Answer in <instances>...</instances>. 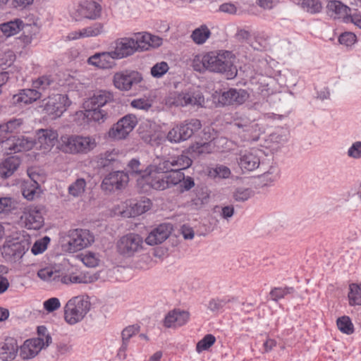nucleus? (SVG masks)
<instances>
[{
	"label": "nucleus",
	"instance_id": "nucleus-1",
	"mask_svg": "<svg viewBox=\"0 0 361 361\" xmlns=\"http://www.w3.org/2000/svg\"><path fill=\"white\" fill-rule=\"evenodd\" d=\"M37 334V338L26 340L20 347V356L23 359L27 360L35 357L43 348L51 343V336L45 326H38Z\"/></svg>",
	"mask_w": 361,
	"mask_h": 361
},
{
	"label": "nucleus",
	"instance_id": "nucleus-2",
	"mask_svg": "<svg viewBox=\"0 0 361 361\" xmlns=\"http://www.w3.org/2000/svg\"><path fill=\"white\" fill-rule=\"evenodd\" d=\"M90 305L88 298L84 296L71 298L64 307L65 321L71 325L80 322L90 311Z\"/></svg>",
	"mask_w": 361,
	"mask_h": 361
},
{
	"label": "nucleus",
	"instance_id": "nucleus-3",
	"mask_svg": "<svg viewBox=\"0 0 361 361\" xmlns=\"http://www.w3.org/2000/svg\"><path fill=\"white\" fill-rule=\"evenodd\" d=\"M61 141V149L66 153H87L97 146L95 139L92 137L64 135Z\"/></svg>",
	"mask_w": 361,
	"mask_h": 361
},
{
	"label": "nucleus",
	"instance_id": "nucleus-4",
	"mask_svg": "<svg viewBox=\"0 0 361 361\" xmlns=\"http://www.w3.org/2000/svg\"><path fill=\"white\" fill-rule=\"evenodd\" d=\"M37 276L41 280L46 282L61 281L64 284L87 283L91 281L89 278L82 274L61 276L59 270L54 269L52 267H45L39 269L37 271Z\"/></svg>",
	"mask_w": 361,
	"mask_h": 361
},
{
	"label": "nucleus",
	"instance_id": "nucleus-5",
	"mask_svg": "<svg viewBox=\"0 0 361 361\" xmlns=\"http://www.w3.org/2000/svg\"><path fill=\"white\" fill-rule=\"evenodd\" d=\"M233 68V55L230 51H220L217 54L209 53L207 69L211 72L229 73L232 76Z\"/></svg>",
	"mask_w": 361,
	"mask_h": 361
},
{
	"label": "nucleus",
	"instance_id": "nucleus-6",
	"mask_svg": "<svg viewBox=\"0 0 361 361\" xmlns=\"http://www.w3.org/2000/svg\"><path fill=\"white\" fill-rule=\"evenodd\" d=\"M200 128L201 123L197 119L185 121L184 123L175 126L169 130L166 138L171 142H180L189 139Z\"/></svg>",
	"mask_w": 361,
	"mask_h": 361
},
{
	"label": "nucleus",
	"instance_id": "nucleus-7",
	"mask_svg": "<svg viewBox=\"0 0 361 361\" xmlns=\"http://www.w3.org/2000/svg\"><path fill=\"white\" fill-rule=\"evenodd\" d=\"M143 248V239L138 234L129 233L120 238L117 243V250L126 257L133 256Z\"/></svg>",
	"mask_w": 361,
	"mask_h": 361
},
{
	"label": "nucleus",
	"instance_id": "nucleus-8",
	"mask_svg": "<svg viewBox=\"0 0 361 361\" xmlns=\"http://www.w3.org/2000/svg\"><path fill=\"white\" fill-rule=\"evenodd\" d=\"M20 223L27 229H40L44 225V218L41 209L35 205L23 207L20 216Z\"/></svg>",
	"mask_w": 361,
	"mask_h": 361
},
{
	"label": "nucleus",
	"instance_id": "nucleus-9",
	"mask_svg": "<svg viewBox=\"0 0 361 361\" xmlns=\"http://www.w3.org/2000/svg\"><path fill=\"white\" fill-rule=\"evenodd\" d=\"M102 6L95 0H81L79 1L72 16L76 20L82 19L95 20L101 15Z\"/></svg>",
	"mask_w": 361,
	"mask_h": 361
},
{
	"label": "nucleus",
	"instance_id": "nucleus-10",
	"mask_svg": "<svg viewBox=\"0 0 361 361\" xmlns=\"http://www.w3.org/2000/svg\"><path fill=\"white\" fill-rule=\"evenodd\" d=\"M137 123L136 116L133 114H128L111 127L109 135L115 140L124 139L134 129Z\"/></svg>",
	"mask_w": 361,
	"mask_h": 361
},
{
	"label": "nucleus",
	"instance_id": "nucleus-11",
	"mask_svg": "<svg viewBox=\"0 0 361 361\" xmlns=\"http://www.w3.org/2000/svg\"><path fill=\"white\" fill-rule=\"evenodd\" d=\"M68 250L75 252L90 245L94 237L90 231L83 229H74L69 231L68 235Z\"/></svg>",
	"mask_w": 361,
	"mask_h": 361
},
{
	"label": "nucleus",
	"instance_id": "nucleus-12",
	"mask_svg": "<svg viewBox=\"0 0 361 361\" xmlns=\"http://www.w3.org/2000/svg\"><path fill=\"white\" fill-rule=\"evenodd\" d=\"M142 78L141 74L134 71H124L116 73L113 82L114 86L122 91H128L133 85L139 83Z\"/></svg>",
	"mask_w": 361,
	"mask_h": 361
},
{
	"label": "nucleus",
	"instance_id": "nucleus-13",
	"mask_svg": "<svg viewBox=\"0 0 361 361\" xmlns=\"http://www.w3.org/2000/svg\"><path fill=\"white\" fill-rule=\"evenodd\" d=\"M71 101L66 94H56L49 97L44 106L46 113L54 118L60 117L70 106Z\"/></svg>",
	"mask_w": 361,
	"mask_h": 361
},
{
	"label": "nucleus",
	"instance_id": "nucleus-14",
	"mask_svg": "<svg viewBox=\"0 0 361 361\" xmlns=\"http://www.w3.org/2000/svg\"><path fill=\"white\" fill-rule=\"evenodd\" d=\"M58 133L53 129H39L36 132L35 147L44 153L49 152L58 139Z\"/></svg>",
	"mask_w": 361,
	"mask_h": 361
},
{
	"label": "nucleus",
	"instance_id": "nucleus-15",
	"mask_svg": "<svg viewBox=\"0 0 361 361\" xmlns=\"http://www.w3.org/2000/svg\"><path fill=\"white\" fill-rule=\"evenodd\" d=\"M128 176L123 171H117L108 174L103 180L101 188L106 192L122 189L128 182Z\"/></svg>",
	"mask_w": 361,
	"mask_h": 361
},
{
	"label": "nucleus",
	"instance_id": "nucleus-16",
	"mask_svg": "<svg viewBox=\"0 0 361 361\" xmlns=\"http://www.w3.org/2000/svg\"><path fill=\"white\" fill-rule=\"evenodd\" d=\"M25 245L18 238L7 240L1 248L3 257L8 261L15 262L25 254Z\"/></svg>",
	"mask_w": 361,
	"mask_h": 361
},
{
	"label": "nucleus",
	"instance_id": "nucleus-17",
	"mask_svg": "<svg viewBox=\"0 0 361 361\" xmlns=\"http://www.w3.org/2000/svg\"><path fill=\"white\" fill-rule=\"evenodd\" d=\"M135 43L136 42L134 41L133 37L118 39L115 42L113 56L116 59H121L133 55L137 51Z\"/></svg>",
	"mask_w": 361,
	"mask_h": 361
},
{
	"label": "nucleus",
	"instance_id": "nucleus-18",
	"mask_svg": "<svg viewBox=\"0 0 361 361\" xmlns=\"http://www.w3.org/2000/svg\"><path fill=\"white\" fill-rule=\"evenodd\" d=\"M172 231V224L169 223L161 224L149 233L145 238V242L149 245L161 244L169 237Z\"/></svg>",
	"mask_w": 361,
	"mask_h": 361
},
{
	"label": "nucleus",
	"instance_id": "nucleus-19",
	"mask_svg": "<svg viewBox=\"0 0 361 361\" xmlns=\"http://www.w3.org/2000/svg\"><path fill=\"white\" fill-rule=\"evenodd\" d=\"M249 97V94L245 90L230 89L224 92L219 97V102L222 105H240L243 104Z\"/></svg>",
	"mask_w": 361,
	"mask_h": 361
},
{
	"label": "nucleus",
	"instance_id": "nucleus-20",
	"mask_svg": "<svg viewBox=\"0 0 361 361\" xmlns=\"http://www.w3.org/2000/svg\"><path fill=\"white\" fill-rule=\"evenodd\" d=\"M142 179L153 189L164 190L169 188L166 174L150 170L147 168L142 173Z\"/></svg>",
	"mask_w": 361,
	"mask_h": 361
},
{
	"label": "nucleus",
	"instance_id": "nucleus-21",
	"mask_svg": "<svg viewBox=\"0 0 361 361\" xmlns=\"http://www.w3.org/2000/svg\"><path fill=\"white\" fill-rule=\"evenodd\" d=\"M136 42L135 46L137 51L148 50L150 47L156 48L162 44V39L158 36L149 33H135L133 36Z\"/></svg>",
	"mask_w": 361,
	"mask_h": 361
},
{
	"label": "nucleus",
	"instance_id": "nucleus-22",
	"mask_svg": "<svg viewBox=\"0 0 361 361\" xmlns=\"http://www.w3.org/2000/svg\"><path fill=\"white\" fill-rule=\"evenodd\" d=\"M189 319L190 313L188 311L175 309L167 313L163 324L166 328L176 329L185 325Z\"/></svg>",
	"mask_w": 361,
	"mask_h": 361
},
{
	"label": "nucleus",
	"instance_id": "nucleus-23",
	"mask_svg": "<svg viewBox=\"0 0 361 361\" xmlns=\"http://www.w3.org/2000/svg\"><path fill=\"white\" fill-rule=\"evenodd\" d=\"M172 103L177 106L187 105L202 106L204 98L200 93L180 92L173 97Z\"/></svg>",
	"mask_w": 361,
	"mask_h": 361
},
{
	"label": "nucleus",
	"instance_id": "nucleus-24",
	"mask_svg": "<svg viewBox=\"0 0 361 361\" xmlns=\"http://www.w3.org/2000/svg\"><path fill=\"white\" fill-rule=\"evenodd\" d=\"M114 101V95L106 90H97L84 103L85 108H101Z\"/></svg>",
	"mask_w": 361,
	"mask_h": 361
},
{
	"label": "nucleus",
	"instance_id": "nucleus-25",
	"mask_svg": "<svg viewBox=\"0 0 361 361\" xmlns=\"http://www.w3.org/2000/svg\"><path fill=\"white\" fill-rule=\"evenodd\" d=\"M112 54L113 51L110 52L95 54L90 56L87 61L90 64L99 68H111L115 65L114 60L116 59Z\"/></svg>",
	"mask_w": 361,
	"mask_h": 361
},
{
	"label": "nucleus",
	"instance_id": "nucleus-26",
	"mask_svg": "<svg viewBox=\"0 0 361 361\" xmlns=\"http://www.w3.org/2000/svg\"><path fill=\"white\" fill-rule=\"evenodd\" d=\"M17 341L13 338H7L0 345V359L3 361L13 360L18 351Z\"/></svg>",
	"mask_w": 361,
	"mask_h": 361
},
{
	"label": "nucleus",
	"instance_id": "nucleus-27",
	"mask_svg": "<svg viewBox=\"0 0 361 361\" xmlns=\"http://www.w3.org/2000/svg\"><path fill=\"white\" fill-rule=\"evenodd\" d=\"M238 163L242 169L252 171L259 167L260 161L255 150L240 154Z\"/></svg>",
	"mask_w": 361,
	"mask_h": 361
},
{
	"label": "nucleus",
	"instance_id": "nucleus-28",
	"mask_svg": "<svg viewBox=\"0 0 361 361\" xmlns=\"http://www.w3.org/2000/svg\"><path fill=\"white\" fill-rule=\"evenodd\" d=\"M151 202L149 200H145L130 205V208L126 210H119L118 213L123 217H134L139 216L150 209Z\"/></svg>",
	"mask_w": 361,
	"mask_h": 361
},
{
	"label": "nucleus",
	"instance_id": "nucleus-29",
	"mask_svg": "<svg viewBox=\"0 0 361 361\" xmlns=\"http://www.w3.org/2000/svg\"><path fill=\"white\" fill-rule=\"evenodd\" d=\"M328 12L331 16L334 15V18H343L345 20L348 18L351 9L344 5L340 1H331L327 4Z\"/></svg>",
	"mask_w": 361,
	"mask_h": 361
},
{
	"label": "nucleus",
	"instance_id": "nucleus-30",
	"mask_svg": "<svg viewBox=\"0 0 361 361\" xmlns=\"http://www.w3.org/2000/svg\"><path fill=\"white\" fill-rule=\"evenodd\" d=\"M41 97V93L35 89H25L13 96L14 103L31 104Z\"/></svg>",
	"mask_w": 361,
	"mask_h": 361
},
{
	"label": "nucleus",
	"instance_id": "nucleus-31",
	"mask_svg": "<svg viewBox=\"0 0 361 361\" xmlns=\"http://www.w3.org/2000/svg\"><path fill=\"white\" fill-rule=\"evenodd\" d=\"M20 161L16 157H10L0 164V176L3 178L10 177L17 170Z\"/></svg>",
	"mask_w": 361,
	"mask_h": 361
},
{
	"label": "nucleus",
	"instance_id": "nucleus-32",
	"mask_svg": "<svg viewBox=\"0 0 361 361\" xmlns=\"http://www.w3.org/2000/svg\"><path fill=\"white\" fill-rule=\"evenodd\" d=\"M348 301L350 307L361 306V283H352L349 284Z\"/></svg>",
	"mask_w": 361,
	"mask_h": 361
},
{
	"label": "nucleus",
	"instance_id": "nucleus-33",
	"mask_svg": "<svg viewBox=\"0 0 361 361\" xmlns=\"http://www.w3.org/2000/svg\"><path fill=\"white\" fill-rule=\"evenodd\" d=\"M119 154L116 149L111 151H106L104 153L100 154L97 157V165L99 167H108L118 160Z\"/></svg>",
	"mask_w": 361,
	"mask_h": 361
},
{
	"label": "nucleus",
	"instance_id": "nucleus-34",
	"mask_svg": "<svg viewBox=\"0 0 361 361\" xmlns=\"http://www.w3.org/2000/svg\"><path fill=\"white\" fill-rule=\"evenodd\" d=\"M210 35L211 32L209 29L206 25H203L192 31L191 38L196 44H202Z\"/></svg>",
	"mask_w": 361,
	"mask_h": 361
},
{
	"label": "nucleus",
	"instance_id": "nucleus-35",
	"mask_svg": "<svg viewBox=\"0 0 361 361\" xmlns=\"http://www.w3.org/2000/svg\"><path fill=\"white\" fill-rule=\"evenodd\" d=\"M22 27L23 21L19 19L0 25V30L8 37L17 34Z\"/></svg>",
	"mask_w": 361,
	"mask_h": 361
},
{
	"label": "nucleus",
	"instance_id": "nucleus-36",
	"mask_svg": "<svg viewBox=\"0 0 361 361\" xmlns=\"http://www.w3.org/2000/svg\"><path fill=\"white\" fill-rule=\"evenodd\" d=\"M209 53L204 55H195L191 59V66L194 71L199 73H204L208 71Z\"/></svg>",
	"mask_w": 361,
	"mask_h": 361
},
{
	"label": "nucleus",
	"instance_id": "nucleus-37",
	"mask_svg": "<svg viewBox=\"0 0 361 361\" xmlns=\"http://www.w3.org/2000/svg\"><path fill=\"white\" fill-rule=\"evenodd\" d=\"M336 325L339 331L346 335H351L355 331L354 325L348 316H342L337 319Z\"/></svg>",
	"mask_w": 361,
	"mask_h": 361
},
{
	"label": "nucleus",
	"instance_id": "nucleus-38",
	"mask_svg": "<svg viewBox=\"0 0 361 361\" xmlns=\"http://www.w3.org/2000/svg\"><path fill=\"white\" fill-rule=\"evenodd\" d=\"M35 147V142L32 138L22 137L16 140L13 149L16 152L28 151Z\"/></svg>",
	"mask_w": 361,
	"mask_h": 361
},
{
	"label": "nucleus",
	"instance_id": "nucleus-39",
	"mask_svg": "<svg viewBox=\"0 0 361 361\" xmlns=\"http://www.w3.org/2000/svg\"><path fill=\"white\" fill-rule=\"evenodd\" d=\"M85 116L97 122H104L107 118V114L101 108H85Z\"/></svg>",
	"mask_w": 361,
	"mask_h": 361
},
{
	"label": "nucleus",
	"instance_id": "nucleus-40",
	"mask_svg": "<svg viewBox=\"0 0 361 361\" xmlns=\"http://www.w3.org/2000/svg\"><path fill=\"white\" fill-rule=\"evenodd\" d=\"M38 189V183L35 180H31L30 181L26 182L24 184L22 191L23 195L27 200H32L37 195Z\"/></svg>",
	"mask_w": 361,
	"mask_h": 361
},
{
	"label": "nucleus",
	"instance_id": "nucleus-41",
	"mask_svg": "<svg viewBox=\"0 0 361 361\" xmlns=\"http://www.w3.org/2000/svg\"><path fill=\"white\" fill-rule=\"evenodd\" d=\"M172 164L173 165L174 171H180L188 169L192 164V159L188 157L181 154L177 157H171Z\"/></svg>",
	"mask_w": 361,
	"mask_h": 361
},
{
	"label": "nucleus",
	"instance_id": "nucleus-42",
	"mask_svg": "<svg viewBox=\"0 0 361 361\" xmlns=\"http://www.w3.org/2000/svg\"><path fill=\"white\" fill-rule=\"evenodd\" d=\"M86 182L83 178H78L68 187V192L73 197L81 196L85 190Z\"/></svg>",
	"mask_w": 361,
	"mask_h": 361
},
{
	"label": "nucleus",
	"instance_id": "nucleus-43",
	"mask_svg": "<svg viewBox=\"0 0 361 361\" xmlns=\"http://www.w3.org/2000/svg\"><path fill=\"white\" fill-rule=\"evenodd\" d=\"M147 169L164 174L174 171L171 157L167 160L160 161L158 164L150 165Z\"/></svg>",
	"mask_w": 361,
	"mask_h": 361
},
{
	"label": "nucleus",
	"instance_id": "nucleus-44",
	"mask_svg": "<svg viewBox=\"0 0 361 361\" xmlns=\"http://www.w3.org/2000/svg\"><path fill=\"white\" fill-rule=\"evenodd\" d=\"M209 194L203 190H197L195 196L191 199V205L194 209H200L209 201Z\"/></svg>",
	"mask_w": 361,
	"mask_h": 361
},
{
	"label": "nucleus",
	"instance_id": "nucleus-45",
	"mask_svg": "<svg viewBox=\"0 0 361 361\" xmlns=\"http://www.w3.org/2000/svg\"><path fill=\"white\" fill-rule=\"evenodd\" d=\"M226 303V300L224 299L212 298L208 300L206 308L209 312L217 313L224 307Z\"/></svg>",
	"mask_w": 361,
	"mask_h": 361
},
{
	"label": "nucleus",
	"instance_id": "nucleus-46",
	"mask_svg": "<svg viewBox=\"0 0 361 361\" xmlns=\"http://www.w3.org/2000/svg\"><path fill=\"white\" fill-rule=\"evenodd\" d=\"M216 341V338L212 334H207L202 339L197 342L196 345V351L201 353L203 350H208Z\"/></svg>",
	"mask_w": 361,
	"mask_h": 361
},
{
	"label": "nucleus",
	"instance_id": "nucleus-47",
	"mask_svg": "<svg viewBox=\"0 0 361 361\" xmlns=\"http://www.w3.org/2000/svg\"><path fill=\"white\" fill-rule=\"evenodd\" d=\"M169 69V64L165 61L157 63L151 68V75L152 77L159 78L168 72Z\"/></svg>",
	"mask_w": 361,
	"mask_h": 361
},
{
	"label": "nucleus",
	"instance_id": "nucleus-48",
	"mask_svg": "<svg viewBox=\"0 0 361 361\" xmlns=\"http://www.w3.org/2000/svg\"><path fill=\"white\" fill-rule=\"evenodd\" d=\"M172 173L166 174V178L167 180V184L169 185V188L180 184V183L184 178V173H181L179 171H172Z\"/></svg>",
	"mask_w": 361,
	"mask_h": 361
},
{
	"label": "nucleus",
	"instance_id": "nucleus-49",
	"mask_svg": "<svg viewBox=\"0 0 361 361\" xmlns=\"http://www.w3.org/2000/svg\"><path fill=\"white\" fill-rule=\"evenodd\" d=\"M302 6L311 13H319L322 9V4L319 0H303Z\"/></svg>",
	"mask_w": 361,
	"mask_h": 361
},
{
	"label": "nucleus",
	"instance_id": "nucleus-50",
	"mask_svg": "<svg viewBox=\"0 0 361 361\" xmlns=\"http://www.w3.org/2000/svg\"><path fill=\"white\" fill-rule=\"evenodd\" d=\"M81 260L87 267H95L99 264V259L94 252H88L81 255Z\"/></svg>",
	"mask_w": 361,
	"mask_h": 361
},
{
	"label": "nucleus",
	"instance_id": "nucleus-51",
	"mask_svg": "<svg viewBox=\"0 0 361 361\" xmlns=\"http://www.w3.org/2000/svg\"><path fill=\"white\" fill-rule=\"evenodd\" d=\"M16 208V202L11 197H0V214L8 213Z\"/></svg>",
	"mask_w": 361,
	"mask_h": 361
},
{
	"label": "nucleus",
	"instance_id": "nucleus-52",
	"mask_svg": "<svg viewBox=\"0 0 361 361\" xmlns=\"http://www.w3.org/2000/svg\"><path fill=\"white\" fill-rule=\"evenodd\" d=\"M103 25L100 23H95L93 25L82 29L83 38L96 37L102 33Z\"/></svg>",
	"mask_w": 361,
	"mask_h": 361
},
{
	"label": "nucleus",
	"instance_id": "nucleus-53",
	"mask_svg": "<svg viewBox=\"0 0 361 361\" xmlns=\"http://www.w3.org/2000/svg\"><path fill=\"white\" fill-rule=\"evenodd\" d=\"M192 152L195 153L198 155L202 154L210 153L212 148L209 142L196 143L192 145L190 148Z\"/></svg>",
	"mask_w": 361,
	"mask_h": 361
},
{
	"label": "nucleus",
	"instance_id": "nucleus-54",
	"mask_svg": "<svg viewBox=\"0 0 361 361\" xmlns=\"http://www.w3.org/2000/svg\"><path fill=\"white\" fill-rule=\"evenodd\" d=\"M252 192L250 189L238 188L233 192V198L238 202H244L251 196Z\"/></svg>",
	"mask_w": 361,
	"mask_h": 361
},
{
	"label": "nucleus",
	"instance_id": "nucleus-55",
	"mask_svg": "<svg viewBox=\"0 0 361 361\" xmlns=\"http://www.w3.org/2000/svg\"><path fill=\"white\" fill-rule=\"evenodd\" d=\"M235 126L238 128L245 130H258V124L250 121L248 119H240L235 123Z\"/></svg>",
	"mask_w": 361,
	"mask_h": 361
},
{
	"label": "nucleus",
	"instance_id": "nucleus-56",
	"mask_svg": "<svg viewBox=\"0 0 361 361\" xmlns=\"http://www.w3.org/2000/svg\"><path fill=\"white\" fill-rule=\"evenodd\" d=\"M52 82V80L47 76H42L37 79L32 83L34 89L44 90L49 86Z\"/></svg>",
	"mask_w": 361,
	"mask_h": 361
},
{
	"label": "nucleus",
	"instance_id": "nucleus-57",
	"mask_svg": "<svg viewBox=\"0 0 361 361\" xmlns=\"http://www.w3.org/2000/svg\"><path fill=\"white\" fill-rule=\"evenodd\" d=\"M22 123L23 121L21 119H13L5 124L1 125L0 130H8L9 133H12L15 130H16L19 126H20Z\"/></svg>",
	"mask_w": 361,
	"mask_h": 361
},
{
	"label": "nucleus",
	"instance_id": "nucleus-58",
	"mask_svg": "<svg viewBox=\"0 0 361 361\" xmlns=\"http://www.w3.org/2000/svg\"><path fill=\"white\" fill-rule=\"evenodd\" d=\"M338 41L340 44L348 47L355 42L356 36L352 32H345L340 35Z\"/></svg>",
	"mask_w": 361,
	"mask_h": 361
},
{
	"label": "nucleus",
	"instance_id": "nucleus-59",
	"mask_svg": "<svg viewBox=\"0 0 361 361\" xmlns=\"http://www.w3.org/2000/svg\"><path fill=\"white\" fill-rule=\"evenodd\" d=\"M60 306V301L56 298H51L44 302V307L49 312L56 310Z\"/></svg>",
	"mask_w": 361,
	"mask_h": 361
},
{
	"label": "nucleus",
	"instance_id": "nucleus-60",
	"mask_svg": "<svg viewBox=\"0 0 361 361\" xmlns=\"http://www.w3.org/2000/svg\"><path fill=\"white\" fill-rule=\"evenodd\" d=\"M16 59L12 51H7L0 56V66H10Z\"/></svg>",
	"mask_w": 361,
	"mask_h": 361
},
{
	"label": "nucleus",
	"instance_id": "nucleus-61",
	"mask_svg": "<svg viewBox=\"0 0 361 361\" xmlns=\"http://www.w3.org/2000/svg\"><path fill=\"white\" fill-rule=\"evenodd\" d=\"M231 175V170L226 166L219 165L214 169V176L221 178H227Z\"/></svg>",
	"mask_w": 361,
	"mask_h": 361
},
{
	"label": "nucleus",
	"instance_id": "nucleus-62",
	"mask_svg": "<svg viewBox=\"0 0 361 361\" xmlns=\"http://www.w3.org/2000/svg\"><path fill=\"white\" fill-rule=\"evenodd\" d=\"M131 106L137 109L148 110L152 104L146 99H137L131 102Z\"/></svg>",
	"mask_w": 361,
	"mask_h": 361
},
{
	"label": "nucleus",
	"instance_id": "nucleus-63",
	"mask_svg": "<svg viewBox=\"0 0 361 361\" xmlns=\"http://www.w3.org/2000/svg\"><path fill=\"white\" fill-rule=\"evenodd\" d=\"M139 331V326H129L124 329L122 331V339L123 341H128L133 335H135Z\"/></svg>",
	"mask_w": 361,
	"mask_h": 361
},
{
	"label": "nucleus",
	"instance_id": "nucleus-64",
	"mask_svg": "<svg viewBox=\"0 0 361 361\" xmlns=\"http://www.w3.org/2000/svg\"><path fill=\"white\" fill-rule=\"evenodd\" d=\"M348 155L353 158L361 157V142H357L348 150Z\"/></svg>",
	"mask_w": 361,
	"mask_h": 361
}]
</instances>
